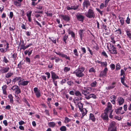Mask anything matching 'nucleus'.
Masks as SVG:
<instances>
[{"instance_id":"nucleus-27","label":"nucleus","mask_w":131,"mask_h":131,"mask_svg":"<svg viewBox=\"0 0 131 131\" xmlns=\"http://www.w3.org/2000/svg\"><path fill=\"white\" fill-rule=\"evenodd\" d=\"M48 125L49 127L53 128L55 126L56 124L54 122H50L48 123Z\"/></svg>"},{"instance_id":"nucleus-49","label":"nucleus","mask_w":131,"mask_h":131,"mask_svg":"<svg viewBox=\"0 0 131 131\" xmlns=\"http://www.w3.org/2000/svg\"><path fill=\"white\" fill-rule=\"evenodd\" d=\"M3 61L5 63H7L9 62V61L7 59L5 56L4 57Z\"/></svg>"},{"instance_id":"nucleus-62","label":"nucleus","mask_w":131,"mask_h":131,"mask_svg":"<svg viewBox=\"0 0 131 131\" xmlns=\"http://www.w3.org/2000/svg\"><path fill=\"white\" fill-rule=\"evenodd\" d=\"M130 19L128 17L127 18V19L126 21V22L127 24H129L130 23Z\"/></svg>"},{"instance_id":"nucleus-28","label":"nucleus","mask_w":131,"mask_h":131,"mask_svg":"<svg viewBox=\"0 0 131 131\" xmlns=\"http://www.w3.org/2000/svg\"><path fill=\"white\" fill-rule=\"evenodd\" d=\"M29 82V81H24L20 82V84L23 86H25L27 85Z\"/></svg>"},{"instance_id":"nucleus-2","label":"nucleus","mask_w":131,"mask_h":131,"mask_svg":"<svg viewBox=\"0 0 131 131\" xmlns=\"http://www.w3.org/2000/svg\"><path fill=\"white\" fill-rule=\"evenodd\" d=\"M86 16L89 18H94L95 16V14L94 12L92 9H89L88 12L85 13Z\"/></svg>"},{"instance_id":"nucleus-17","label":"nucleus","mask_w":131,"mask_h":131,"mask_svg":"<svg viewBox=\"0 0 131 131\" xmlns=\"http://www.w3.org/2000/svg\"><path fill=\"white\" fill-rule=\"evenodd\" d=\"M51 78L52 80H56L59 78V77L54 72L51 71Z\"/></svg>"},{"instance_id":"nucleus-18","label":"nucleus","mask_w":131,"mask_h":131,"mask_svg":"<svg viewBox=\"0 0 131 131\" xmlns=\"http://www.w3.org/2000/svg\"><path fill=\"white\" fill-rule=\"evenodd\" d=\"M78 5H77L76 6H71V7L67 6V9L68 10L71 9H73L74 10H76L78 8Z\"/></svg>"},{"instance_id":"nucleus-42","label":"nucleus","mask_w":131,"mask_h":131,"mask_svg":"<svg viewBox=\"0 0 131 131\" xmlns=\"http://www.w3.org/2000/svg\"><path fill=\"white\" fill-rule=\"evenodd\" d=\"M102 55L104 56L105 58H107L108 57V56L106 54V52L104 51H103L101 53Z\"/></svg>"},{"instance_id":"nucleus-20","label":"nucleus","mask_w":131,"mask_h":131,"mask_svg":"<svg viewBox=\"0 0 131 131\" xmlns=\"http://www.w3.org/2000/svg\"><path fill=\"white\" fill-rule=\"evenodd\" d=\"M88 96H87V97L86 99H89L91 98H93V99H95L96 98V97L95 95H94L93 94H89Z\"/></svg>"},{"instance_id":"nucleus-55","label":"nucleus","mask_w":131,"mask_h":131,"mask_svg":"<svg viewBox=\"0 0 131 131\" xmlns=\"http://www.w3.org/2000/svg\"><path fill=\"white\" fill-rule=\"evenodd\" d=\"M121 69V66L119 63H118L116 66V70H118Z\"/></svg>"},{"instance_id":"nucleus-58","label":"nucleus","mask_w":131,"mask_h":131,"mask_svg":"<svg viewBox=\"0 0 131 131\" xmlns=\"http://www.w3.org/2000/svg\"><path fill=\"white\" fill-rule=\"evenodd\" d=\"M26 62L29 64L30 62V59L28 57H26L25 59Z\"/></svg>"},{"instance_id":"nucleus-24","label":"nucleus","mask_w":131,"mask_h":131,"mask_svg":"<svg viewBox=\"0 0 131 131\" xmlns=\"http://www.w3.org/2000/svg\"><path fill=\"white\" fill-rule=\"evenodd\" d=\"M13 72L10 71V72H8L5 75V77L7 78L10 77L13 74Z\"/></svg>"},{"instance_id":"nucleus-8","label":"nucleus","mask_w":131,"mask_h":131,"mask_svg":"<svg viewBox=\"0 0 131 131\" xmlns=\"http://www.w3.org/2000/svg\"><path fill=\"white\" fill-rule=\"evenodd\" d=\"M112 106L111 103L110 102H108L107 107L105 109V112L108 113L110 112L111 111H113L112 110Z\"/></svg>"},{"instance_id":"nucleus-4","label":"nucleus","mask_w":131,"mask_h":131,"mask_svg":"<svg viewBox=\"0 0 131 131\" xmlns=\"http://www.w3.org/2000/svg\"><path fill=\"white\" fill-rule=\"evenodd\" d=\"M108 113L105 112L102 113L101 115V117L103 119L104 121L107 122L108 121V118L107 115V113Z\"/></svg>"},{"instance_id":"nucleus-57","label":"nucleus","mask_w":131,"mask_h":131,"mask_svg":"<svg viewBox=\"0 0 131 131\" xmlns=\"http://www.w3.org/2000/svg\"><path fill=\"white\" fill-rule=\"evenodd\" d=\"M123 108L125 111H126L127 110V104H124L123 106Z\"/></svg>"},{"instance_id":"nucleus-36","label":"nucleus","mask_w":131,"mask_h":131,"mask_svg":"<svg viewBox=\"0 0 131 131\" xmlns=\"http://www.w3.org/2000/svg\"><path fill=\"white\" fill-rule=\"evenodd\" d=\"M101 67H106L107 65V63L106 61L104 62H102V63H101Z\"/></svg>"},{"instance_id":"nucleus-32","label":"nucleus","mask_w":131,"mask_h":131,"mask_svg":"<svg viewBox=\"0 0 131 131\" xmlns=\"http://www.w3.org/2000/svg\"><path fill=\"white\" fill-rule=\"evenodd\" d=\"M119 18L120 20L121 25H123L124 23V18L123 17L119 16Z\"/></svg>"},{"instance_id":"nucleus-22","label":"nucleus","mask_w":131,"mask_h":131,"mask_svg":"<svg viewBox=\"0 0 131 131\" xmlns=\"http://www.w3.org/2000/svg\"><path fill=\"white\" fill-rule=\"evenodd\" d=\"M67 31H68V34H69L71 35L72 37L74 38H75V34L73 31L72 30H71L70 28H69L68 29Z\"/></svg>"},{"instance_id":"nucleus-59","label":"nucleus","mask_w":131,"mask_h":131,"mask_svg":"<svg viewBox=\"0 0 131 131\" xmlns=\"http://www.w3.org/2000/svg\"><path fill=\"white\" fill-rule=\"evenodd\" d=\"M67 84L70 86H71L73 84V82L71 81H68L67 82Z\"/></svg>"},{"instance_id":"nucleus-30","label":"nucleus","mask_w":131,"mask_h":131,"mask_svg":"<svg viewBox=\"0 0 131 131\" xmlns=\"http://www.w3.org/2000/svg\"><path fill=\"white\" fill-rule=\"evenodd\" d=\"M78 107L80 110L83 109V104L81 102H78Z\"/></svg>"},{"instance_id":"nucleus-11","label":"nucleus","mask_w":131,"mask_h":131,"mask_svg":"<svg viewBox=\"0 0 131 131\" xmlns=\"http://www.w3.org/2000/svg\"><path fill=\"white\" fill-rule=\"evenodd\" d=\"M122 109L123 107H119L118 108L115 110V112L117 114H123L125 112L123 111H122V112L121 111L122 110Z\"/></svg>"},{"instance_id":"nucleus-54","label":"nucleus","mask_w":131,"mask_h":131,"mask_svg":"<svg viewBox=\"0 0 131 131\" xmlns=\"http://www.w3.org/2000/svg\"><path fill=\"white\" fill-rule=\"evenodd\" d=\"M82 99V97H75L74 99V100L75 101H79L81 100Z\"/></svg>"},{"instance_id":"nucleus-19","label":"nucleus","mask_w":131,"mask_h":131,"mask_svg":"<svg viewBox=\"0 0 131 131\" xmlns=\"http://www.w3.org/2000/svg\"><path fill=\"white\" fill-rule=\"evenodd\" d=\"M111 101L112 103L114 104L115 103L116 96L114 95H113L110 97Z\"/></svg>"},{"instance_id":"nucleus-53","label":"nucleus","mask_w":131,"mask_h":131,"mask_svg":"<svg viewBox=\"0 0 131 131\" xmlns=\"http://www.w3.org/2000/svg\"><path fill=\"white\" fill-rule=\"evenodd\" d=\"M18 87L17 85H15L13 86L11 88V89L13 91H15L18 88Z\"/></svg>"},{"instance_id":"nucleus-56","label":"nucleus","mask_w":131,"mask_h":131,"mask_svg":"<svg viewBox=\"0 0 131 131\" xmlns=\"http://www.w3.org/2000/svg\"><path fill=\"white\" fill-rule=\"evenodd\" d=\"M116 83V82H113L112 83L111 85V86H111V89H113L114 88L115 86V85Z\"/></svg>"},{"instance_id":"nucleus-14","label":"nucleus","mask_w":131,"mask_h":131,"mask_svg":"<svg viewBox=\"0 0 131 131\" xmlns=\"http://www.w3.org/2000/svg\"><path fill=\"white\" fill-rule=\"evenodd\" d=\"M34 91L35 93L36 97L38 98H39L40 96V93L39 90H38V88H35L34 89Z\"/></svg>"},{"instance_id":"nucleus-15","label":"nucleus","mask_w":131,"mask_h":131,"mask_svg":"<svg viewBox=\"0 0 131 131\" xmlns=\"http://www.w3.org/2000/svg\"><path fill=\"white\" fill-rule=\"evenodd\" d=\"M90 2L88 0H85L83 4V7H86V8H87L88 6H90Z\"/></svg>"},{"instance_id":"nucleus-38","label":"nucleus","mask_w":131,"mask_h":131,"mask_svg":"<svg viewBox=\"0 0 131 131\" xmlns=\"http://www.w3.org/2000/svg\"><path fill=\"white\" fill-rule=\"evenodd\" d=\"M66 127L65 126H62L60 128V130L61 131H66Z\"/></svg>"},{"instance_id":"nucleus-23","label":"nucleus","mask_w":131,"mask_h":131,"mask_svg":"<svg viewBox=\"0 0 131 131\" xmlns=\"http://www.w3.org/2000/svg\"><path fill=\"white\" fill-rule=\"evenodd\" d=\"M80 111L82 112V117H84L86 114L87 112V111L85 108H84Z\"/></svg>"},{"instance_id":"nucleus-9","label":"nucleus","mask_w":131,"mask_h":131,"mask_svg":"<svg viewBox=\"0 0 131 131\" xmlns=\"http://www.w3.org/2000/svg\"><path fill=\"white\" fill-rule=\"evenodd\" d=\"M89 88H87L85 90H81L82 93V94L84 95L85 96V98L86 99L87 96L88 95L90 94V92L89 91Z\"/></svg>"},{"instance_id":"nucleus-39","label":"nucleus","mask_w":131,"mask_h":131,"mask_svg":"<svg viewBox=\"0 0 131 131\" xmlns=\"http://www.w3.org/2000/svg\"><path fill=\"white\" fill-rule=\"evenodd\" d=\"M70 68L67 67H65L64 69V71L65 72H67L70 70Z\"/></svg>"},{"instance_id":"nucleus-43","label":"nucleus","mask_w":131,"mask_h":131,"mask_svg":"<svg viewBox=\"0 0 131 131\" xmlns=\"http://www.w3.org/2000/svg\"><path fill=\"white\" fill-rule=\"evenodd\" d=\"M23 64L24 63L22 62V61H21L18 64L17 68H18L19 69L21 68V65H23Z\"/></svg>"},{"instance_id":"nucleus-40","label":"nucleus","mask_w":131,"mask_h":131,"mask_svg":"<svg viewBox=\"0 0 131 131\" xmlns=\"http://www.w3.org/2000/svg\"><path fill=\"white\" fill-rule=\"evenodd\" d=\"M68 37V36L67 35H65L63 37V40L65 43H67L66 40Z\"/></svg>"},{"instance_id":"nucleus-25","label":"nucleus","mask_w":131,"mask_h":131,"mask_svg":"<svg viewBox=\"0 0 131 131\" xmlns=\"http://www.w3.org/2000/svg\"><path fill=\"white\" fill-rule=\"evenodd\" d=\"M125 78V76L123 75V77H121V82L122 83V84L124 85L126 87H127V85L124 82V79Z\"/></svg>"},{"instance_id":"nucleus-35","label":"nucleus","mask_w":131,"mask_h":131,"mask_svg":"<svg viewBox=\"0 0 131 131\" xmlns=\"http://www.w3.org/2000/svg\"><path fill=\"white\" fill-rule=\"evenodd\" d=\"M15 93L16 94H18L20 93L21 92L20 89L19 87H18V88L16 89L15 90Z\"/></svg>"},{"instance_id":"nucleus-64","label":"nucleus","mask_w":131,"mask_h":131,"mask_svg":"<svg viewBox=\"0 0 131 131\" xmlns=\"http://www.w3.org/2000/svg\"><path fill=\"white\" fill-rule=\"evenodd\" d=\"M36 8L40 9H42V6L40 5H37V6L36 7Z\"/></svg>"},{"instance_id":"nucleus-12","label":"nucleus","mask_w":131,"mask_h":131,"mask_svg":"<svg viewBox=\"0 0 131 131\" xmlns=\"http://www.w3.org/2000/svg\"><path fill=\"white\" fill-rule=\"evenodd\" d=\"M10 68L8 66H6L5 67H3L0 70V71L2 73H5L9 71Z\"/></svg>"},{"instance_id":"nucleus-21","label":"nucleus","mask_w":131,"mask_h":131,"mask_svg":"<svg viewBox=\"0 0 131 131\" xmlns=\"http://www.w3.org/2000/svg\"><path fill=\"white\" fill-rule=\"evenodd\" d=\"M89 119L94 122H95L96 120V118L94 115L91 113L90 114Z\"/></svg>"},{"instance_id":"nucleus-52","label":"nucleus","mask_w":131,"mask_h":131,"mask_svg":"<svg viewBox=\"0 0 131 131\" xmlns=\"http://www.w3.org/2000/svg\"><path fill=\"white\" fill-rule=\"evenodd\" d=\"M96 81H94L91 83L90 85L92 87H95L96 86Z\"/></svg>"},{"instance_id":"nucleus-63","label":"nucleus","mask_w":131,"mask_h":131,"mask_svg":"<svg viewBox=\"0 0 131 131\" xmlns=\"http://www.w3.org/2000/svg\"><path fill=\"white\" fill-rule=\"evenodd\" d=\"M93 48L97 50L99 49V46L97 44H96V45L94 46Z\"/></svg>"},{"instance_id":"nucleus-31","label":"nucleus","mask_w":131,"mask_h":131,"mask_svg":"<svg viewBox=\"0 0 131 131\" xmlns=\"http://www.w3.org/2000/svg\"><path fill=\"white\" fill-rule=\"evenodd\" d=\"M127 35L128 37L129 38V39H131V33L130 32V30H126V31Z\"/></svg>"},{"instance_id":"nucleus-6","label":"nucleus","mask_w":131,"mask_h":131,"mask_svg":"<svg viewBox=\"0 0 131 131\" xmlns=\"http://www.w3.org/2000/svg\"><path fill=\"white\" fill-rule=\"evenodd\" d=\"M55 52L57 54L61 56V57L62 58H64L68 60H70V57L69 56H67V55L65 54L62 52Z\"/></svg>"},{"instance_id":"nucleus-26","label":"nucleus","mask_w":131,"mask_h":131,"mask_svg":"<svg viewBox=\"0 0 131 131\" xmlns=\"http://www.w3.org/2000/svg\"><path fill=\"white\" fill-rule=\"evenodd\" d=\"M83 31L84 30H83L80 29L79 31V33L80 37L81 40H82L83 37Z\"/></svg>"},{"instance_id":"nucleus-29","label":"nucleus","mask_w":131,"mask_h":131,"mask_svg":"<svg viewBox=\"0 0 131 131\" xmlns=\"http://www.w3.org/2000/svg\"><path fill=\"white\" fill-rule=\"evenodd\" d=\"M75 95L78 97H82V95L79 91H76L74 93Z\"/></svg>"},{"instance_id":"nucleus-51","label":"nucleus","mask_w":131,"mask_h":131,"mask_svg":"<svg viewBox=\"0 0 131 131\" xmlns=\"http://www.w3.org/2000/svg\"><path fill=\"white\" fill-rule=\"evenodd\" d=\"M126 70H125V71H124L123 69H121V73L120 74V75L121 76L123 75L125 76V71Z\"/></svg>"},{"instance_id":"nucleus-61","label":"nucleus","mask_w":131,"mask_h":131,"mask_svg":"<svg viewBox=\"0 0 131 131\" xmlns=\"http://www.w3.org/2000/svg\"><path fill=\"white\" fill-rule=\"evenodd\" d=\"M17 55V53H15L12 56V57L15 60L16 58Z\"/></svg>"},{"instance_id":"nucleus-33","label":"nucleus","mask_w":131,"mask_h":131,"mask_svg":"<svg viewBox=\"0 0 131 131\" xmlns=\"http://www.w3.org/2000/svg\"><path fill=\"white\" fill-rule=\"evenodd\" d=\"M21 78L20 77H15L13 79L14 82L17 81H19V82H20L21 81Z\"/></svg>"},{"instance_id":"nucleus-34","label":"nucleus","mask_w":131,"mask_h":131,"mask_svg":"<svg viewBox=\"0 0 131 131\" xmlns=\"http://www.w3.org/2000/svg\"><path fill=\"white\" fill-rule=\"evenodd\" d=\"M8 97L9 99V101L11 103H13V97L12 94H10L8 95Z\"/></svg>"},{"instance_id":"nucleus-5","label":"nucleus","mask_w":131,"mask_h":131,"mask_svg":"<svg viewBox=\"0 0 131 131\" xmlns=\"http://www.w3.org/2000/svg\"><path fill=\"white\" fill-rule=\"evenodd\" d=\"M109 51L110 53L112 54H116L117 53V51L116 48L113 45H111V44H110V49Z\"/></svg>"},{"instance_id":"nucleus-7","label":"nucleus","mask_w":131,"mask_h":131,"mask_svg":"<svg viewBox=\"0 0 131 131\" xmlns=\"http://www.w3.org/2000/svg\"><path fill=\"white\" fill-rule=\"evenodd\" d=\"M117 104L119 106L123 105L125 102V100L122 97H118L117 100Z\"/></svg>"},{"instance_id":"nucleus-37","label":"nucleus","mask_w":131,"mask_h":131,"mask_svg":"<svg viewBox=\"0 0 131 131\" xmlns=\"http://www.w3.org/2000/svg\"><path fill=\"white\" fill-rule=\"evenodd\" d=\"M115 32H116V34H117L121 35L122 34V31L121 30V29L118 28L117 30H116L115 31Z\"/></svg>"},{"instance_id":"nucleus-44","label":"nucleus","mask_w":131,"mask_h":131,"mask_svg":"<svg viewBox=\"0 0 131 131\" xmlns=\"http://www.w3.org/2000/svg\"><path fill=\"white\" fill-rule=\"evenodd\" d=\"M14 3L15 5L17 6H19L21 5V3L20 2H18L16 1L14 2Z\"/></svg>"},{"instance_id":"nucleus-60","label":"nucleus","mask_w":131,"mask_h":131,"mask_svg":"<svg viewBox=\"0 0 131 131\" xmlns=\"http://www.w3.org/2000/svg\"><path fill=\"white\" fill-rule=\"evenodd\" d=\"M45 13L48 16L52 17V14L51 13H49L48 12H45Z\"/></svg>"},{"instance_id":"nucleus-50","label":"nucleus","mask_w":131,"mask_h":131,"mask_svg":"<svg viewBox=\"0 0 131 131\" xmlns=\"http://www.w3.org/2000/svg\"><path fill=\"white\" fill-rule=\"evenodd\" d=\"M110 67L112 70H114L115 69V66L114 64H111L110 65Z\"/></svg>"},{"instance_id":"nucleus-10","label":"nucleus","mask_w":131,"mask_h":131,"mask_svg":"<svg viewBox=\"0 0 131 131\" xmlns=\"http://www.w3.org/2000/svg\"><path fill=\"white\" fill-rule=\"evenodd\" d=\"M76 17L77 20L79 21L83 22L84 19V16L81 13L78 14L76 15Z\"/></svg>"},{"instance_id":"nucleus-13","label":"nucleus","mask_w":131,"mask_h":131,"mask_svg":"<svg viewBox=\"0 0 131 131\" xmlns=\"http://www.w3.org/2000/svg\"><path fill=\"white\" fill-rule=\"evenodd\" d=\"M107 71V68L105 67L104 69L101 72L100 74V76L101 77L105 76L106 75V72Z\"/></svg>"},{"instance_id":"nucleus-45","label":"nucleus","mask_w":131,"mask_h":131,"mask_svg":"<svg viewBox=\"0 0 131 131\" xmlns=\"http://www.w3.org/2000/svg\"><path fill=\"white\" fill-rule=\"evenodd\" d=\"M82 51L83 52L82 54H84L86 53V50L84 47H82L81 48Z\"/></svg>"},{"instance_id":"nucleus-41","label":"nucleus","mask_w":131,"mask_h":131,"mask_svg":"<svg viewBox=\"0 0 131 131\" xmlns=\"http://www.w3.org/2000/svg\"><path fill=\"white\" fill-rule=\"evenodd\" d=\"M55 62L56 63H58L59 62V61H61L62 62L63 61L60 58H59L58 57H56V58L55 59Z\"/></svg>"},{"instance_id":"nucleus-47","label":"nucleus","mask_w":131,"mask_h":131,"mask_svg":"<svg viewBox=\"0 0 131 131\" xmlns=\"http://www.w3.org/2000/svg\"><path fill=\"white\" fill-rule=\"evenodd\" d=\"M31 13L32 12L30 11H28V12L26 13L27 16V17H31Z\"/></svg>"},{"instance_id":"nucleus-46","label":"nucleus","mask_w":131,"mask_h":131,"mask_svg":"<svg viewBox=\"0 0 131 131\" xmlns=\"http://www.w3.org/2000/svg\"><path fill=\"white\" fill-rule=\"evenodd\" d=\"M73 53L76 56L78 57V52L76 49H75L74 50Z\"/></svg>"},{"instance_id":"nucleus-16","label":"nucleus","mask_w":131,"mask_h":131,"mask_svg":"<svg viewBox=\"0 0 131 131\" xmlns=\"http://www.w3.org/2000/svg\"><path fill=\"white\" fill-rule=\"evenodd\" d=\"M60 16L62 18V19L65 21H68L70 20V18L68 15L61 14L60 15Z\"/></svg>"},{"instance_id":"nucleus-1","label":"nucleus","mask_w":131,"mask_h":131,"mask_svg":"<svg viewBox=\"0 0 131 131\" xmlns=\"http://www.w3.org/2000/svg\"><path fill=\"white\" fill-rule=\"evenodd\" d=\"M85 68L84 67H81L76 69L73 73L75 74L77 77L79 78H82L84 75L83 72Z\"/></svg>"},{"instance_id":"nucleus-48","label":"nucleus","mask_w":131,"mask_h":131,"mask_svg":"<svg viewBox=\"0 0 131 131\" xmlns=\"http://www.w3.org/2000/svg\"><path fill=\"white\" fill-rule=\"evenodd\" d=\"M89 71L90 72H95L96 71L95 69L93 67H92L89 70Z\"/></svg>"},{"instance_id":"nucleus-3","label":"nucleus","mask_w":131,"mask_h":131,"mask_svg":"<svg viewBox=\"0 0 131 131\" xmlns=\"http://www.w3.org/2000/svg\"><path fill=\"white\" fill-rule=\"evenodd\" d=\"M117 127L115 122L114 121L111 122L108 128V131H117Z\"/></svg>"}]
</instances>
